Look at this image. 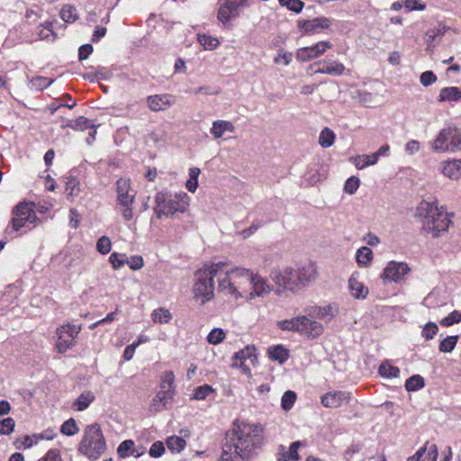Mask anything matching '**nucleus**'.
<instances>
[{
	"instance_id": "1",
	"label": "nucleus",
	"mask_w": 461,
	"mask_h": 461,
	"mask_svg": "<svg viewBox=\"0 0 461 461\" xmlns=\"http://www.w3.org/2000/svg\"><path fill=\"white\" fill-rule=\"evenodd\" d=\"M262 442L261 426L234 422L231 430L226 436L221 459L223 461H236L240 458L247 461L256 454Z\"/></svg>"
},
{
	"instance_id": "2",
	"label": "nucleus",
	"mask_w": 461,
	"mask_h": 461,
	"mask_svg": "<svg viewBox=\"0 0 461 461\" xmlns=\"http://www.w3.org/2000/svg\"><path fill=\"white\" fill-rule=\"evenodd\" d=\"M218 276V289L223 295L237 301L247 298L249 288L251 269L245 267H230L225 262H221Z\"/></svg>"
},
{
	"instance_id": "3",
	"label": "nucleus",
	"mask_w": 461,
	"mask_h": 461,
	"mask_svg": "<svg viewBox=\"0 0 461 461\" xmlns=\"http://www.w3.org/2000/svg\"><path fill=\"white\" fill-rule=\"evenodd\" d=\"M223 267L221 262L212 263L198 269L194 273L193 285L194 298L204 304L214 298V277L218 279L219 271Z\"/></svg>"
},
{
	"instance_id": "4",
	"label": "nucleus",
	"mask_w": 461,
	"mask_h": 461,
	"mask_svg": "<svg viewBox=\"0 0 461 461\" xmlns=\"http://www.w3.org/2000/svg\"><path fill=\"white\" fill-rule=\"evenodd\" d=\"M106 450V441L98 423L86 425L77 451L90 460L98 459Z\"/></svg>"
},
{
	"instance_id": "5",
	"label": "nucleus",
	"mask_w": 461,
	"mask_h": 461,
	"mask_svg": "<svg viewBox=\"0 0 461 461\" xmlns=\"http://www.w3.org/2000/svg\"><path fill=\"white\" fill-rule=\"evenodd\" d=\"M420 215L425 211L422 221V230L433 238L439 237L446 232L451 223L450 217L445 212H440L437 207L428 202H421L419 207Z\"/></svg>"
},
{
	"instance_id": "6",
	"label": "nucleus",
	"mask_w": 461,
	"mask_h": 461,
	"mask_svg": "<svg viewBox=\"0 0 461 461\" xmlns=\"http://www.w3.org/2000/svg\"><path fill=\"white\" fill-rule=\"evenodd\" d=\"M189 206V197L185 193L170 194L159 192L155 196L154 212L158 219L172 217L176 212H185Z\"/></svg>"
},
{
	"instance_id": "7",
	"label": "nucleus",
	"mask_w": 461,
	"mask_h": 461,
	"mask_svg": "<svg viewBox=\"0 0 461 461\" xmlns=\"http://www.w3.org/2000/svg\"><path fill=\"white\" fill-rule=\"evenodd\" d=\"M461 149V129L456 126L446 127L438 133L431 143L435 152H454Z\"/></svg>"
},
{
	"instance_id": "8",
	"label": "nucleus",
	"mask_w": 461,
	"mask_h": 461,
	"mask_svg": "<svg viewBox=\"0 0 461 461\" xmlns=\"http://www.w3.org/2000/svg\"><path fill=\"white\" fill-rule=\"evenodd\" d=\"M116 193L120 212L125 221L133 217L132 204L135 199V191L131 188L130 179L120 178L116 182Z\"/></svg>"
},
{
	"instance_id": "9",
	"label": "nucleus",
	"mask_w": 461,
	"mask_h": 461,
	"mask_svg": "<svg viewBox=\"0 0 461 461\" xmlns=\"http://www.w3.org/2000/svg\"><path fill=\"white\" fill-rule=\"evenodd\" d=\"M270 278L276 284L277 291L294 292L301 289L295 269L285 267L282 269H273L270 273Z\"/></svg>"
},
{
	"instance_id": "10",
	"label": "nucleus",
	"mask_w": 461,
	"mask_h": 461,
	"mask_svg": "<svg viewBox=\"0 0 461 461\" xmlns=\"http://www.w3.org/2000/svg\"><path fill=\"white\" fill-rule=\"evenodd\" d=\"M252 0H221L217 18L224 25L238 18L241 11L251 5Z\"/></svg>"
},
{
	"instance_id": "11",
	"label": "nucleus",
	"mask_w": 461,
	"mask_h": 461,
	"mask_svg": "<svg viewBox=\"0 0 461 461\" xmlns=\"http://www.w3.org/2000/svg\"><path fill=\"white\" fill-rule=\"evenodd\" d=\"M256 351L255 346L248 345L236 352L232 357V366L240 368L244 375L251 376L250 366H254L258 363Z\"/></svg>"
},
{
	"instance_id": "12",
	"label": "nucleus",
	"mask_w": 461,
	"mask_h": 461,
	"mask_svg": "<svg viewBox=\"0 0 461 461\" xmlns=\"http://www.w3.org/2000/svg\"><path fill=\"white\" fill-rule=\"evenodd\" d=\"M410 272L411 268L407 263L393 260L387 263L380 275V278L385 283H400L405 280Z\"/></svg>"
},
{
	"instance_id": "13",
	"label": "nucleus",
	"mask_w": 461,
	"mask_h": 461,
	"mask_svg": "<svg viewBox=\"0 0 461 461\" xmlns=\"http://www.w3.org/2000/svg\"><path fill=\"white\" fill-rule=\"evenodd\" d=\"M37 220L35 212L29 203H20L15 207L14 217L12 223L15 230H19L23 227L34 225Z\"/></svg>"
},
{
	"instance_id": "14",
	"label": "nucleus",
	"mask_w": 461,
	"mask_h": 461,
	"mask_svg": "<svg viewBox=\"0 0 461 461\" xmlns=\"http://www.w3.org/2000/svg\"><path fill=\"white\" fill-rule=\"evenodd\" d=\"M333 47L329 41H321L312 46L299 48L295 57L301 62H308L323 55L328 50Z\"/></svg>"
},
{
	"instance_id": "15",
	"label": "nucleus",
	"mask_w": 461,
	"mask_h": 461,
	"mask_svg": "<svg viewBox=\"0 0 461 461\" xmlns=\"http://www.w3.org/2000/svg\"><path fill=\"white\" fill-rule=\"evenodd\" d=\"M332 20L328 17H316L312 20H298L297 27L304 35L321 33L330 28Z\"/></svg>"
},
{
	"instance_id": "16",
	"label": "nucleus",
	"mask_w": 461,
	"mask_h": 461,
	"mask_svg": "<svg viewBox=\"0 0 461 461\" xmlns=\"http://www.w3.org/2000/svg\"><path fill=\"white\" fill-rule=\"evenodd\" d=\"M272 291V285L267 280L258 273L251 270V278H249V288L247 294V300H253L256 297H264Z\"/></svg>"
},
{
	"instance_id": "17",
	"label": "nucleus",
	"mask_w": 461,
	"mask_h": 461,
	"mask_svg": "<svg viewBox=\"0 0 461 461\" xmlns=\"http://www.w3.org/2000/svg\"><path fill=\"white\" fill-rule=\"evenodd\" d=\"M297 280L301 288L307 287L318 278V267L314 262H307L296 269Z\"/></svg>"
},
{
	"instance_id": "18",
	"label": "nucleus",
	"mask_w": 461,
	"mask_h": 461,
	"mask_svg": "<svg viewBox=\"0 0 461 461\" xmlns=\"http://www.w3.org/2000/svg\"><path fill=\"white\" fill-rule=\"evenodd\" d=\"M351 399V393L345 391L328 392L321 396V404L326 408H339L346 405Z\"/></svg>"
},
{
	"instance_id": "19",
	"label": "nucleus",
	"mask_w": 461,
	"mask_h": 461,
	"mask_svg": "<svg viewBox=\"0 0 461 461\" xmlns=\"http://www.w3.org/2000/svg\"><path fill=\"white\" fill-rule=\"evenodd\" d=\"M299 333L309 339H315L323 333V326L319 321L311 320L305 315H301Z\"/></svg>"
},
{
	"instance_id": "20",
	"label": "nucleus",
	"mask_w": 461,
	"mask_h": 461,
	"mask_svg": "<svg viewBox=\"0 0 461 461\" xmlns=\"http://www.w3.org/2000/svg\"><path fill=\"white\" fill-rule=\"evenodd\" d=\"M175 103L170 95H153L147 97V105L152 112L166 111Z\"/></svg>"
},
{
	"instance_id": "21",
	"label": "nucleus",
	"mask_w": 461,
	"mask_h": 461,
	"mask_svg": "<svg viewBox=\"0 0 461 461\" xmlns=\"http://www.w3.org/2000/svg\"><path fill=\"white\" fill-rule=\"evenodd\" d=\"M348 288L353 298L357 300L366 299L368 295V288L359 281V273L354 272L348 279Z\"/></svg>"
},
{
	"instance_id": "22",
	"label": "nucleus",
	"mask_w": 461,
	"mask_h": 461,
	"mask_svg": "<svg viewBox=\"0 0 461 461\" xmlns=\"http://www.w3.org/2000/svg\"><path fill=\"white\" fill-rule=\"evenodd\" d=\"M319 68L315 71L318 74H327L331 76H340L344 73L345 66L337 61L331 59H323L318 63Z\"/></svg>"
},
{
	"instance_id": "23",
	"label": "nucleus",
	"mask_w": 461,
	"mask_h": 461,
	"mask_svg": "<svg viewBox=\"0 0 461 461\" xmlns=\"http://www.w3.org/2000/svg\"><path fill=\"white\" fill-rule=\"evenodd\" d=\"M441 173L450 178H461V159H448L441 163Z\"/></svg>"
},
{
	"instance_id": "24",
	"label": "nucleus",
	"mask_w": 461,
	"mask_h": 461,
	"mask_svg": "<svg viewBox=\"0 0 461 461\" xmlns=\"http://www.w3.org/2000/svg\"><path fill=\"white\" fill-rule=\"evenodd\" d=\"M236 128L234 124L226 120L214 121L210 129V132L215 140L221 138L225 133H233Z\"/></svg>"
},
{
	"instance_id": "25",
	"label": "nucleus",
	"mask_w": 461,
	"mask_h": 461,
	"mask_svg": "<svg viewBox=\"0 0 461 461\" xmlns=\"http://www.w3.org/2000/svg\"><path fill=\"white\" fill-rule=\"evenodd\" d=\"M461 100V90L456 86H446L440 89L438 101L453 103Z\"/></svg>"
},
{
	"instance_id": "26",
	"label": "nucleus",
	"mask_w": 461,
	"mask_h": 461,
	"mask_svg": "<svg viewBox=\"0 0 461 461\" xmlns=\"http://www.w3.org/2000/svg\"><path fill=\"white\" fill-rule=\"evenodd\" d=\"M174 397L171 393L166 392L165 390H159L156 396L153 398L150 404V408L154 411H159L164 408H167V404L169 400Z\"/></svg>"
},
{
	"instance_id": "27",
	"label": "nucleus",
	"mask_w": 461,
	"mask_h": 461,
	"mask_svg": "<svg viewBox=\"0 0 461 461\" xmlns=\"http://www.w3.org/2000/svg\"><path fill=\"white\" fill-rule=\"evenodd\" d=\"M339 313V307L337 304H327L324 306H317L313 309V314L320 319L331 320Z\"/></svg>"
},
{
	"instance_id": "28",
	"label": "nucleus",
	"mask_w": 461,
	"mask_h": 461,
	"mask_svg": "<svg viewBox=\"0 0 461 461\" xmlns=\"http://www.w3.org/2000/svg\"><path fill=\"white\" fill-rule=\"evenodd\" d=\"M349 161L359 170H362L369 166H374L377 163L375 156H373V154L357 155L351 157Z\"/></svg>"
},
{
	"instance_id": "29",
	"label": "nucleus",
	"mask_w": 461,
	"mask_h": 461,
	"mask_svg": "<svg viewBox=\"0 0 461 461\" xmlns=\"http://www.w3.org/2000/svg\"><path fill=\"white\" fill-rule=\"evenodd\" d=\"M95 395L90 391H86L82 393L77 400L73 402V408L78 411H83L89 407V405L94 402Z\"/></svg>"
},
{
	"instance_id": "30",
	"label": "nucleus",
	"mask_w": 461,
	"mask_h": 461,
	"mask_svg": "<svg viewBox=\"0 0 461 461\" xmlns=\"http://www.w3.org/2000/svg\"><path fill=\"white\" fill-rule=\"evenodd\" d=\"M301 326V315L291 319L281 320L276 322V327L283 331H293L299 333Z\"/></svg>"
},
{
	"instance_id": "31",
	"label": "nucleus",
	"mask_w": 461,
	"mask_h": 461,
	"mask_svg": "<svg viewBox=\"0 0 461 461\" xmlns=\"http://www.w3.org/2000/svg\"><path fill=\"white\" fill-rule=\"evenodd\" d=\"M373 251L368 247H361L357 250L356 261L361 267H366L373 260Z\"/></svg>"
},
{
	"instance_id": "32",
	"label": "nucleus",
	"mask_w": 461,
	"mask_h": 461,
	"mask_svg": "<svg viewBox=\"0 0 461 461\" xmlns=\"http://www.w3.org/2000/svg\"><path fill=\"white\" fill-rule=\"evenodd\" d=\"M134 446V441L131 439H126L122 441L117 447L118 456L122 458L128 457L131 455L134 456H140V454L135 452Z\"/></svg>"
},
{
	"instance_id": "33",
	"label": "nucleus",
	"mask_w": 461,
	"mask_h": 461,
	"mask_svg": "<svg viewBox=\"0 0 461 461\" xmlns=\"http://www.w3.org/2000/svg\"><path fill=\"white\" fill-rule=\"evenodd\" d=\"M64 127H68L75 131H84L87 129H93L95 124H93L87 118L79 116L74 121H68Z\"/></svg>"
},
{
	"instance_id": "34",
	"label": "nucleus",
	"mask_w": 461,
	"mask_h": 461,
	"mask_svg": "<svg viewBox=\"0 0 461 461\" xmlns=\"http://www.w3.org/2000/svg\"><path fill=\"white\" fill-rule=\"evenodd\" d=\"M269 357L272 360L278 361L280 364L287 360L289 351L282 345H277L268 349Z\"/></svg>"
},
{
	"instance_id": "35",
	"label": "nucleus",
	"mask_w": 461,
	"mask_h": 461,
	"mask_svg": "<svg viewBox=\"0 0 461 461\" xmlns=\"http://www.w3.org/2000/svg\"><path fill=\"white\" fill-rule=\"evenodd\" d=\"M197 41L205 50H213L220 45V41L217 38L205 33H199L197 35Z\"/></svg>"
},
{
	"instance_id": "36",
	"label": "nucleus",
	"mask_w": 461,
	"mask_h": 461,
	"mask_svg": "<svg viewBox=\"0 0 461 461\" xmlns=\"http://www.w3.org/2000/svg\"><path fill=\"white\" fill-rule=\"evenodd\" d=\"M151 318L156 323H168L173 316L167 309L160 307L152 312Z\"/></svg>"
},
{
	"instance_id": "37",
	"label": "nucleus",
	"mask_w": 461,
	"mask_h": 461,
	"mask_svg": "<svg viewBox=\"0 0 461 461\" xmlns=\"http://www.w3.org/2000/svg\"><path fill=\"white\" fill-rule=\"evenodd\" d=\"M79 181L77 177L73 176H68L66 177V188L65 193L68 196L75 197L79 194Z\"/></svg>"
},
{
	"instance_id": "38",
	"label": "nucleus",
	"mask_w": 461,
	"mask_h": 461,
	"mask_svg": "<svg viewBox=\"0 0 461 461\" xmlns=\"http://www.w3.org/2000/svg\"><path fill=\"white\" fill-rule=\"evenodd\" d=\"M166 443L168 449L176 453H180L186 446L185 440L178 436L168 437Z\"/></svg>"
},
{
	"instance_id": "39",
	"label": "nucleus",
	"mask_w": 461,
	"mask_h": 461,
	"mask_svg": "<svg viewBox=\"0 0 461 461\" xmlns=\"http://www.w3.org/2000/svg\"><path fill=\"white\" fill-rule=\"evenodd\" d=\"M379 374L385 378H396L400 375V369L385 361L380 365Z\"/></svg>"
},
{
	"instance_id": "40",
	"label": "nucleus",
	"mask_w": 461,
	"mask_h": 461,
	"mask_svg": "<svg viewBox=\"0 0 461 461\" xmlns=\"http://www.w3.org/2000/svg\"><path fill=\"white\" fill-rule=\"evenodd\" d=\"M175 375L172 371H166L162 376L160 389L175 394Z\"/></svg>"
},
{
	"instance_id": "41",
	"label": "nucleus",
	"mask_w": 461,
	"mask_h": 461,
	"mask_svg": "<svg viewBox=\"0 0 461 461\" xmlns=\"http://www.w3.org/2000/svg\"><path fill=\"white\" fill-rule=\"evenodd\" d=\"M81 331V326L80 325H74V324H64L56 330L57 335H62V333L67 334L70 339H76L79 332Z\"/></svg>"
},
{
	"instance_id": "42",
	"label": "nucleus",
	"mask_w": 461,
	"mask_h": 461,
	"mask_svg": "<svg viewBox=\"0 0 461 461\" xmlns=\"http://www.w3.org/2000/svg\"><path fill=\"white\" fill-rule=\"evenodd\" d=\"M459 337L457 335L447 336L444 339H442L439 343V351L444 353H450L456 348L458 342Z\"/></svg>"
},
{
	"instance_id": "43",
	"label": "nucleus",
	"mask_w": 461,
	"mask_h": 461,
	"mask_svg": "<svg viewBox=\"0 0 461 461\" xmlns=\"http://www.w3.org/2000/svg\"><path fill=\"white\" fill-rule=\"evenodd\" d=\"M58 341L56 343V348L59 353L66 352L68 348L75 346L74 339H70L67 334L57 335Z\"/></svg>"
},
{
	"instance_id": "44",
	"label": "nucleus",
	"mask_w": 461,
	"mask_h": 461,
	"mask_svg": "<svg viewBox=\"0 0 461 461\" xmlns=\"http://www.w3.org/2000/svg\"><path fill=\"white\" fill-rule=\"evenodd\" d=\"M58 341L56 343V348L59 353L66 352L68 348L75 346L74 339H70L67 334L57 335Z\"/></svg>"
},
{
	"instance_id": "45",
	"label": "nucleus",
	"mask_w": 461,
	"mask_h": 461,
	"mask_svg": "<svg viewBox=\"0 0 461 461\" xmlns=\"http://www.w3.org/2000/svg\"><path fill=\"white\" fill-rule=\"evenodd\" d=\"M60 17L66 23H74L78 18V14L73 5H66L60 11Z\"/></svg>"
},
{
	"instance_id": "46",
	"label": "nucleus",
	"mask_w": 461,
	"mask_h": 461,
	"mask_svg": "<svg viewBox=\"0 0 461 461\" xmlns=\"http://www.w3.org/2000/svg\"><path fill=\"white\" fill-rule=\"evenodd\" d=\"M335 133L329 128H324L319 136V143L323 148H330L333 145Z\"/></svg>"
},
{
	"instance_id": "47",
	"label": "nucleus",
	"mask_w": 461,
	"mask_h": 461,
	"mask_svg": "<svg viewBox=\"0 0 461 461\" xmlns=\"http://www.w3.org/2000/svg\"><path fill=\"white\" fill-rule=\"evenodd\" d=\"M200 175V169L198 167H192L189 169V179L185 183L186 189L194 193L198 186V176Z\"/></svg>"
},
{
	"instance_id": "48",
	"label": "nucleus",
	"mask_w": 461,
	"mask_h": 461,
	"mask_svg": "<svg viewBox=\"0 0 461 461\" xmlns=\"http://www.w3.org/2000/svg\"><path fill=\"white\" fill-rule=\"evenodd\" d=\"M79 431V427L75 419L70 418L66 420L60 427V432L66 436H74Z\"/></svg>"
},
{
	"instance_id": "49",
	"label": "nucleus",
	"mask_w": 461,
	"mask_h": 461,
	"mask_svg": "<svg viewBox=\"0 0 461 461\" xmlns=\"http://www.w3.org/2000/svg\"><path fill=\"white\" fill-rule=\"evenodd\" d=\"M424 379L420 375H415L408 378L405 382V388L407 391H417L424 387Z\"/></svg>"
},
{
	"instance_id": "50",
	"label": "nucleus",
	"mask_w": 461,
	"mask_h": 461,
	"mask_svg": "<svg viewBox=\"0 0 461 461\" xmlns=\"http://www.w3.org/2000/svg\"><path fill=\"white\" fill-rule=\"evenodd\" d=\"M38 34L41 40L54 41L56 33L53 31V23L51 22L44 23Z\"/></svg>"
},
{
	"instance_id": "51",
	"label": "nucleus",
	"mask_w": 461,
	"mask_h": 461,
	"mask_svg": "<svg viewBox=\"0 0 461 461\" xmlns=\"http://www.w3.org/2000/svg\"><path fill=\"white\" fill-rule=\"evenodd\" d=\"M226 337L225 331L221 328L212 329L207 336V341L212 345L221 343Z\"/></svg>"
},
{
	"instance_id": "52",
	"label": "nucleus",
	"mask_w": 461,
	"mask_h": 461,
	"mask_svg": "<svg viewBox=\"0 0 461 461\" xmlns=\"http://www.w3.org/2000/svg\"><path fill=\"white\" fill-rule=\"evenodd\" d=\"M214 393V389L209 384H203L194 389L193 398L195 400H204L211 393Z\"/></svg>"
},
{
	"instance_id": "53",
	"label": "nucleus",
	"mask_w": 461,
	"mask_h": 461,
	"mask_svg": "<svg viewBox=\"0 0 461 461\" xmlns=\"http://www.w3.org/2000/svg\"><path fill=\"white\" fill-rule=\"evenodd\" d=\"M282 6H285L288 10L299 14L304 4L301 0H278Z\"/></svg>"
},
{
	"instance_id": "54",
	"label": "nucleus",
	"mask_w": 461,
	"mask_h": 461,
	"mask_svg": "<svg viewBox=\"0 0 461 461\" xmlns=\"http://www.w3.org/2000/svg\"><path fill=\"white\" fill-rule=\"evenodd\" d=\"M461 321V312L453 311L447 317L440 321V324L444 327H449Z\"/></svg>"
},
{
	"instance_id": "55",
	"label": "nucleus",
	"mask_w": 461,
	"mask_h": 461,
	"mask_svg": "<svg viewBox=\"0 0 461 461\" xmlns=\"http://www.w3.org/2000/svg\"><path fill=\"white\" fill-rule=\"evenodd\" d=\"M112 242L107 236H102L96 243V249L99 253L106 255L111 251Z\"/></svg>"
},
{
	"instance_id": "56",
	"label": "nucleus",
	"mask_w": 461,
	"mask_h": 461,
	"mask_svg": "<svg viewBox=\"0 0 461 461\" xmlns=\"http://www.w3.org/2000/svg\"><path fill=\"white\" fill-rule=\"evenodd\" d=\"M293 59L292 52L285 51L284 49H279L277 51V55L274 58V62L276 64L284 63L285 66L291 64Z\"/></svg>"
},
{
	"instance_id": "57",
	"label": "nucleus",
	"mask_w": 461,
	"mask_h": 461,
	"mask_svg": "<svg viewBox=\"0 0 461 461\" xmlns=\"http://www.w3.org/2000/svg\"><path fill=\"white\" fill-rule=\"evenodd\" d=\"M109 261L114 269L121 268L127 261L125 254L113 252L109 258Z\"/></svg>"
},
{
	"instance_id": "58",
	"label": "nucleus",
	"mask_w": 461,
	"mask_h": 461,
	"mask_svg": "<svg viewBox=\"0 0 461 461\" xmlns=\"http://www.w3.org/2000/svg\"><path fill=\"white\" fill-rule=\"evenodd\" d=\"M52 83L51 79L44 77H35L31 80V87L42 90L47 88Z\"/></svg>"
},
{
	"instance_id": "59",
	"label": "nucleus",
	"mask_w": 461,
	"mask_h": 461,
	"mask_svg": "<svg viewBox=\"0 0 461 461\" xmlns=\"http://www.w3.org/2000/svg\"><path fill=\"white\" fill-rule=\"evenodd\" d=\"M15 422L13 418H5L0 421V434L9 435L14 429Z\"/></svg>"
},
{
	"instance_id": "60",
	"label": "nucleus",
	"mask_w": 461,
	"mask_h": 461,
	"mask_svg": "<svg viewBox=\"0 0 461 461\" xmlns=\"http://www.w3.org/2000/svg\"><path fill=\"white\" fill-rule=\"evenodd\" d=\"M296 400V394L293 391H286L282 396V407L284 410H290Z\"/></svg>"
},
{
	"instance_id": "61",
	"label": "nucleus",
	"mask_w": 461,
	"mask_h": 461,
	"mask_svg": "<svg viewBox=\"0 0 461 461\" xmlns=\"http://www.w3.org/2000/svg\"><path fill=\"white\" fill-rule=\"evenodd\" d=\"M447 28L445 25L439 24L437 28L427 32L426 36L428 44H431L435 41L438 36L443 35L447 32Z\"/></svg>"
},
{
	"instance_id": "62",
	"label": "nucleus",
	"mask_w": 461,
	"mask_h": 461,
	"mask_svg": "<svg viewBox=\"0 0 461 461\" xmlns=\"http://www.w3.org/2000/svg\"><path fill=\"white\" fill-rule=\"evenodd\" d=\"M438 331V328L435 322H428L421 331V336L425 339H432Z\"/></svg>"
},
{
	"instance_id": "63",
	"label": "nucleus",
	"mask_w": 461,
	"mask_h": 461,
	"mask_svg": "<svg viewBox=\"0 0 461 461\" xmlns=\"http://www.w3.org/2000/svg\"><path fill=\"white\" fill-rule=\"evenodd\" d=\"M360 184V180L357 176H351L349 177L345 185H344V191L349 194H353L357 190Z\"/></svg>"
},
{
	"instance_id": "64",
	"label": "nucleus",
	"mask_w": 461,
	"mask_h": 461,
	"mask_svg": "<svg viewBox=\"0 0 461 461\" xmlns=\"http://www.w3.org/2000/svg\"><path fill=\"white\" fill-rule=\"evenodd\" d=\"M437 79V76L430 70H427L420 76V82L423 86H431Z\"/></svg>"
}]
</instances>
